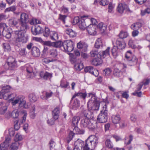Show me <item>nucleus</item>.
<instances>
[{"label":"nucleus","mask_w":150,"mask_h":150,"mask_svg":"<svg viewBox=\"0 0 150 150\" xmlns=\"http://www.w3.org/2000/svg\"><path fill=\"white\" fill-rule=\"evenodd\" d=\"M11 90V88L9 85L3 87L2 90L0 92V99L3 98L5 100L8 99L9 92Z\"/></svg>","instance_id":"9"},{"label":"nucleus","mask_w":150,"mask_h":150,"mask_svg":"<svg viewBox=\"0 0 150 150\" xmlns=\"http://www.w3.org/2000/svg\"><path fill=\"white\" fill-rule=\"evenodd\" d=\"M142 24L139 22H137L132 25L131 26V28L132 30H138L139 28L142 27Z\"/></svg>","instance_id":"37"},{"label":"nucleus","mask_w":150,"mask_h":150,"mask_svg":"<svg viewBox=\"0 0 150 150\" xmlns=\"http://www.w3.org/2000/svg\"><path fill=\"white\" fill-rule=\"evenodd\" d=\"M150 13V8H147L145 9L144 11H141V14L142 16H144L146 14H149Z\"/></svg>","instance_id":"64"},{"label":"nucleus","mask_w":150,"mask_h":150,"mask_svg":"<svg viewBox=\"0 0 150 150\" xmlns=\"http://www.w3.org/2000/svg\"><path fill=\"white\" fill-rule=\"evenodd\" d=\"M24 98V97L22 96H16L11 101V104L12 105H15L17 104L18 103L19 107L28 108V106Z\"/></svg>","instance_id":"5"},{"label":"nucleus","mask_w":150,"mask_h":150,"mask_svg":"<svg viewBox=\"0 0 150 150\" xmlns=\"http://www.w3.org/2000/svg\"><path fill=\"white\" fill-rule=\"evenodd\" d=\"M21 19H9V23L11 26H16L18 23L19 22L21 26Z\"/></svg>","instance_id":"29"},{"label":"nucleus","mask_w":150,"mask_h":150,"mask_svg":"<svg viewBox=\"0 0 150 150\" xmlns=\"http://www.w3.org/2000/svg\"><path fill=\"white\" fill-rule=\"evenodd\" d=\"M96 27L102 33L105 32L107 29L106 25L104 24L103 22L100 23Z\"/></svg>","instance_id":"28"},{"label":"nucleus","mask_w":150,"mask_h":150,"mask_svg":"<svg viewBox=\"0 0 150 150\" xmlns=\"http://www.w3.org/2000/svg\"><path fill=\"white\" fill-rule=\"evenodd\" d=\"M74 133L72 132H71L69 133L68 137L67 138V140L68 143L72 140L73 136H74Z\"/></svg>","instance_id":"52"},{"label":"nucleus","mask_w":150,"mask_h":150,"mask_svg":"<svg viewBox=\"0 0 150 150\" xmlns=\"http://www.w3.org/2000/svg\"><path fill=\"white\" fill-rule=\"evenodd\" d=\"M82 112L84 116V118H86V119H88L90 120V119L91 117V113L90 111L88 110H82Z\"/></svg>","instance_id":"39"},{"label":"nucleus","mask_w":150,"mask_h":150,"mask_svg":"<svg viewBox=\"0 0 150 150\" xmlns=\"http://www.w3.org/2000/svg\"><path fill=\"white\" fill-rule=\"evenodd\" d=\"M112 70L111 69L109 68H108L104 69L103 71V74L104 76H109Z\"/></svg>","instance_id":"43"},{"label":"nucleus","mask_w":150,"mask_h":150,"mask_svg":"<svg viewBox=\"0 0 150 150\" xmlns=\"http://www.w3.org/2000/svg\"><path fill=\"white\" fill-rule=\"evenodd\" d=\"M50 37V39L53 40H56L58 38L57 33L54 31H51Z\"/></svg>","instance_id":"35"},{"label":"nucleus","mask_w":150,"mask_h":150,"mask_svg":"<svg viewBox=\"0 0 150 150\" xmlns=\"http://www.w3.org/2000/svg\"><path fill=\"white\" fill-rule=\"evenodd\" d=\"M70 103L74 110H76L80 106V101L77 98L74 100H73V99H71Z\"/></svg>","instance_id":"17"},{"label":"nucleus","mask_w":150,"mask_h":150,"mask_svg":"<svg viewBox=\"0 0 150 150\" xmlns=\"http://www.w3.org/2000/svg\"><path fill=\"white\" fill-rule=\"evenodd\" d=\"M18 110H15L12 112H8L5 115L6 117L8 118L12 117L13 118H16L18 116Z\"/></svg>","instance_id":"18"},{"label":"nucleus","mask_w":150,"mask_h":150,"mask_svg":"<svg viewBox=\"0 0 150 150\" xmlns=\"http://www.w3.org/2000/svg\"><path fill=\"white\" fill-rule=\"evenodd\" d=\"M74 43L71 40H67L63 42L62 50L66 52H70L74 48Z\"/></svg>","instance_id":"8"},{"label":"nucleus","mask_w":150,"mask_h":150,"mask_svg":"<svg viewBox=\"0 0 150 150\" xmlns=\"http://www.w3.org/2000/svg\"><path fill=\"white\" fill-rule=\"evenodd\" d=\"M69 83L68 82L61 81L60 85L62 88H66L69 86Z\"/></svg>","instance_id":"54"},{"label":"nucleus","mask_w":150,"mask_h":150,"mask_svg":"<svg viewBox=\"0 0 150 150\" xmlns=\"http://www.w3.org/2000/svg\"><path fill=\"white\" fill-rule=\"evenodd\" d=\"M26 71L28 73L27 77L28 78H32L34 77L35 76V74L33 72L32 67L30 66H29L26 69Z\"/></svg>","instance_id":"21"},{"label":"nucleus","mask_w":150,"mask_h":150,"mask_svg":"<svg viewBox=\"0 0 150 150\" xmlns=\"http://www.w3.org/2000/svg\"><path fill=\"white\" fill-rule=\"evenodd\" d=\"M7 62L10 70H13L16 67V62L15 58L12 57L10 56L8 57Z\"/></svg>","instance_id":"11"},{"label":"nucleus","mask_w":150,"mask_h":150,"mask_svg":"<svg viewBox=\"0 0 150 150\" xmlns=\"http://www.w3.org/2000/svg\"><path fill=\"white\" fill-rule=\"evenodd\" d=\"M116 46H114L112 49V54L115 57L117 56L119 53V50L118 49H124L126 46L125 42L120 40L119 39L116 40Z\"/></svg>","instance_id":"4"},{"label":"nucleus","mask_w":150,"mask_h":150,"mask_svg":"<svg viewBox=\"0 0 150 150\" xmlns=\"http://www.w3.org/2000/svg\"><path fill=\"white\" fill-rule=\"evenodd\" d=\"M73 132L77 134H84V131L82 129H80L78 127L75 126L73 129Z\"/></svg>","instance_id":"38"},{"label":"nucleus","mask_w":150,"mask_h":150,"mask_svg":"<svg viewBox=\"0 0 150 150\" xmlns=\"http://www.w3.org/2000/svg\"><path fill=\"white\" fill-rule=\"evenodd\" d=\"M78 25L79 28L81 29L84 30L86 28L87 26L84 19H80Z\"/></svg>","instance_id":"36"},{"label":"nucleus","mask_w":150,"mask_h":150,"mask_svg":"<svg viewBox=\"0 0 150 150\" xmlns=\"http://www.w3.org/2000/svg\"><path fill=\"white\" fill-rule=\"evenodd\" d=\"M33 110L30 113V117L31 118L34 119L35 116V106H33Z\"/></svg>","instance_id":"60"},{"label":"nucleus","mask_w":150,"mask_h":150,"mask_svg":"<svg viewBox=\"0 0 150 150\" xmlns=\"http://www.w3.org/2000/svg\"><path fill=\"white\" fill-rule=\"evenodd\" d=\"M86 30L89 34L94 36L97 33V29L96 25L90 24L86 28Z\"/></svg>","instance_id":"13"},{"label":"nucleus","mask_w":150,"mask_h":150,"mask_svg":"<svg viewBox=\"0 0 150 150\" xmlns=\"http://www.w3.org/2000/svg\"><path fill=\"white\" fill-rule=\"evenodd\" d=\"M126 58L129 61V65L132 66L136 64L137 62V59L134 56L131 55V52L130 51H127L125 54Z\"/></svg>","instance_id":"10"},{"label":"nucleus","mask_w":150,"mask_h":150,"mask_svg":"<svg viewBox=\"0 0 150 150\" xmlns=\"http://www.w3.org/2000/svg\"><path fill=\"white\" fill-rule=\"evenodd\" d=\"M115 5L111 3H110L108 5V12L110 13H111L113 11Z\"/></svg>","instance_id":"58"},{"label":"nucleus","mask_w":150,"mask_h":150,"mask_svg":"<svg viewBox=\"0 0 150 150\" xmlns=\"http://www.w3.org/2000/svg\"><path fill=\"white\" fill-rule=\"evenodd\" d=\"M43 45L49 47L53 46V42L49 41H43L42 42Z\"/></svg>","instance_id":"55"},{"label":"nucleus","mask_w":150,"mask_h":150,"mask_svg":"<svg viewBox=\"0 0 150 150\" xmlns=\"http://www.w3.org/2000/svg\"><path fill=\"white\" fill-rule=\"evenodd\" d=\"M28 99L30 102L33 103L37 100L38 97L35 93H33L29 94Z\"/></svg>","instance_id":"31"},{"label":"nucleus","mask_w":150,"mask_h":150,"mask_svg":"<svg viewBox=\"0 0 150 150\" xmlns=\"http://www.w3.org/2000/svg\"><path fill=\"white\" fill-rule=\"evenodd\" d=\"M105 145L108 148L111 149L113 148V145L110 139H107L105 141Z\"/></svg>","instance_id":"47"},{"label":"nucleus","mask_w":150,"mask_h":150,"mask_svg":"<svg viewBox=\"0 0 150 150\" xmlns=\"http://www.w3.org/2000/svg\"><path fill=\"white\" fill-rule=\"evenodd\" d=\"M19 54L21 56H25L27 54V52L25 51V49H21L19 50Z\"/></svg>","instance_id":"59"},{"label":"nucleus","mask_w":150,"mask_h":150,"mask_svg":"<svg viewBox=\"0 0 150 150\" xmlns=\"http://www.w3.org/2000/svg\"><path fill=\"white\" fill-rule=\"evenodd\" d=\"M48 53L50 56L53 58H55L58 55L57 50L56 49H52L49 50Z\"/></svg>","instance_id":"30"},{"label":"nucleus","mask_w":150,"mask_h":150,"mask_svg":"<svg viewBox=\"0 0 150 150\" xmlns=\"http://www.w3.org/2000/svg\"><path fill=\"white\" fill-rule=\"evenodd\" d=\"M39 75L41 78L46 80L50 79L52 77V73L47 72H46L44 73L43 72H41L39 74Z\"/></svg>","instance_id":"20"},{"label":"nucleus","mask_w":150,"mask_h":150,"mask_svg":"<svg viewBox=\"0 0 150 150\" xmlns=\"http://www.w3.org/2000/svg\"><path fill=\"white\" fill-rule=\"evenodd\" d=\"M40 52L39 48L36 47H33L32 50L31 54L35 57H38L40 55Z\"/></svg>","instance_id":"22"},{"label":"nucleus","mask_w":150,"mask_h":150,"mask_svg":"<svg viewBox=\"0 0 150 150\" xmlns=\"http://www.w3.org/2000/svg\"><path fill=\"white\" fill-rule=\"evenodd\" d=\"M122 72L119 70V68H115L114 71V75L117 77H119Z\"/></svg>","instance_id":"44"},{"label":"nucleus","mask_w":150,"mask_h":150,"mask_svg":"<svg viewBox=\"0 0 150 150\" xmlns=\"http://www.w3.org/2000/svg\"><path fill=\"white\" fill-rule=\"evenodd\" d=\"M20 123L18 124V121H15L14 123V126L15 129L18 130L20 127Z\"/></svg>","instance_id":"57"},{"label":"nucleus","mask_w":150,"mask_h":150,"mask_svg":"<svg viewBox=\"0 0 150 150\" xmlns=\"http://www.w3.org/2000/svg\"><path fill=\"white\" fill-rule=\"evenodd\" d=\"M129 35L127 32L121 31L119 34V36L121 39H123L127 38Z\"/></svg>","instance_id":"45"},{"label":"nucleus","mask_w":150,"mask_h":150,"mask_svg":"<svg viewBox=\"0 0 150 150\" xmlns=\"http://www.w3.org/2000/svg\"><path fill=\"white\" fill-rule=\"evenodd\" d=\"M79 120L80 117L79 116H75L73 117L72 123L74 126L77 125Z\"/></svg>","instance_id":"48"},{"label":"nucleus","mask_w":150,"mask_h":150,"mask_svg":"<svg viewBox=\"0 0 150 150\" xmlns=\"http://www.w3.org/2000/svg\"><path fill=\"white\" fill-rule=\"evenodd\" d=\"M110 50V48L108 47L105 50L100 52L99 54H98L97 50H93L90 52V54L91 56L93 57H95L96 56L98 58H104L106 56L109 55Z\"/></svg>","instance_id":"7"},{"label":"nucleus","mask_w":150,"mask_h":150,"mask_svg":"<svg viewBox=\"0 0 150 150\" xmlns=\"http://www.w3.org/2000/svg\"><path fill=\"white\" fill-rule=\"evenodd\" d=\"M108 1L107 0H101L99 2L100 5L105 6L108 4Z\"/></svg>","instance_id":"63"},{"label":"nucleus","mask_w":150,"mask_h":150,"mask_svg":"<svg viewBox=\"0 0 150 150\" xmlns=\"http://www.w3.org/2000/svg\"><path fill=\"white\" fill-rule=\"evenodd\" d=\"M128 45L129 47L132 48H135L137 47V46L134 44V41L132 39H130L128 42Z\"/></svg>","instance_id":"53"},{"label":"nucleus","mask_w":150,"mask_h":150,"mask_svg":"<svg viewBox=\"0 0 150 150\" xmlns=\"http://www.w3.org/2000/svg\"><path fill=\"white\" fill-rule=\"evenodd\" d=\"M30 23L31 25H36L38 24H43L44 23L42 22L40 19H30Z\"/></svg>","instance_id":"41"},{"label":"nucleus","mask_w":150,"mask_h":150,"mask_svg":"<svg viewBox=\"0 0 150 150\" xmlns=\"http://www.w3.org/2000/svg\"><path fill=\"white\" fill-rule=\"evenodd\" d=\"M7 107L5 103L0 102V114L4 115L7 110Z\"/></svg>","instance_id":"24"},{"label":"nucleus","mask_w":150,"mask_h":150,"mask_svg":"<svg viewBox=\"0 0 150 150\" xmlns=\"http://www.w3.org/2000/svg\"><path fill=\"white\" fill-rule=\"evenodd\" d=\"M103 109L101 111L97 118V121L100 123L106 122L108 118V110H107V105L105 104L103 108Z\"/></svg>","instance_id":"6"},{"label":"nucleus","mask_w":150,"mask_h":150,"mask_svg":"<svg viewBox=\"0 0 150 150\" xmlns=\"http://www.w3.org/2000/svg\"><path fill=\"white\" fill-rule=\"evenodd\" d=\"M75 67L77 70L80 71L83 68L84 66L82 63H80L76 64L75 65Z\"/></svg>","instance_id":"50"},{"label":"nucleus","mask_w":150,"mask_h":150,"mask_svg":"<svg viewBox=\"0 0 150 150\" xmlns=\"http://www.w3.org/2000/svg\"><path fill=\"white\" fill-rule=\"evenodd\" d=\"M116 68H119L122 72H125L127 68L126 65L124 63H118L117 64Z\"/></svg>","instance_id":"34"},{"label":"nucleus","mask_w":150,"mask_h":150,"mask_svg":"<svg viewBox=\"0 0 150 150\" xmlns=\"http://www.w3.org/2000/svg\"><path fill=\"white\" fill-rule=\"evenodd\" d=\"M51 32L50 31V29L47 27H45V30L43 32V35L46 37H47L49 36H50V33Z\"/></svg>","instance_id":"49"},{"label":"nucleus","mask_w":150,"mask_h":150,"mask_svg":"<svg viewBox=\"0 0 150 150\" xmlns=\"http://www.w3.org/2000/svg\"><path fill=\"white\" fill-rule=\"evenodd\" d=\"M117 10L120 13H122L124 11H130L128 6L126 4H118Z\"/></svg>","instance_id":"14"},{"label":"nucleus","mask_w":150,"mask_h":150,"mask_svg":"<svg viewBox=\"0 0 150 150\" xmlns=\"http://www.w3.org/2000/svg\"><path fill=\"white\" fill-rule=\"evenodd\" d=\"M84 71L86 72H89L95 76H97L99 74L98 71L95 69L91 66H88L86 67L84 69Z\"/></svg>","instance_id":"15"},{"label":"nucleus","mask_w":150,"mask_h":150,"mask_svg":"<svg viewBox=\"0 0 150 150\" xmlns=\"http://www.w3.org/2000/svg\"><path fill=\"white\" fill-rule=\"evenodd\" d=\"M59 108L58 106L52 111V115L53 118L55 120H57L59 116Z\"/></svg>","instance_id":"26"},{"label":"nucleus","mask_w":150,"mask_h":150,"mask_svg":"<svg viewBox=\"0 0 150 150\" xmlns=\"http://www.w3.org/2000/svg\"><path fill=\"white\" fill-rule=\"evenodd\" d=\"M20 30L15 32L16 45L20 47L23 43L27 42L28 38L25 36L24 34L27 29V23L29 21L28 19H21Z\"/></svg>","instance_id":"1"},{"label":"nucleus","mask_w":150,"mask_h":150,"mask_svg":"<svg viewBox=\"0 0 150 150\" xmlns=\"http://www.w3.org/2000/svg\"><path fill=\"white\" fill-rule=\"evenodd\" d=\"M88 96L89 97H91V98L88 102V107L90 108L91 110H98L100 104L95 95L92 93H89Z\"/></svg>","instance_id":"3"},{"label":"nucleus","mask_w":150,"mask_h":150,"mask_svg":"<svg viewBox=\"0 0 150 150\" xmlns=\"http://www.w3.org/2000/svg\"><path fill=\"white\" fill-rule=\"evenodd\" d=\"M102 40L101 38H98L96 41L95 44V47L97 49L102 47L103 46Z\"/></svg>","instance_id":"32"},{"label":"nucleus","mask_w":150,"mask_h":150,"mask_svg":"<svg viewBox=\"0 0 150 150\" xmlns=\"http://www.w3.org/2000/svg\"><path fill=\"white\" fill-rule=\"evenodd\" d=\"M150 82V79H146L143 80V81L141 82L142 83L143 85L146 86L148 85Z\"/></svg>","instance_id":"62"},{"label":"nucleus","mask_w":150,"mask_h":150,"mask_svg":"<svg viewBox=\"0 0 150 150\" xmlns=\"http://www.w3.org/2000/svg\"><path fill=\"white\" fill-rule=\"evenodd\" d=\"M87 96V94L86 93H83L81 91H79L78 93H76L71 98V99H73L74 98L76 97L82 98L83 99H85Z\"/></svg>","instance_id":"23"},{"label":"nucleus","mask_w":150,"mask_h":150,"mask_svg":"<svg viewBox=\"0 0 150 150\" xmlns=\"http://www.w3.org/2000/svg\"><path fill=\"white\" fill-rule=\"evenodd\" d=\"M77 47L83 52H85L87 50L88 45L85 43L80 42L77 44Z\"/></svg>","instance_id":"19"},{"label":"nucleus","mask_w":150,"mask_h":150,"mask_svg":"<svg viewBox=\"0 0 150 150\" xmlns=\"http://www.w3.org/2000/svg\"><path fill=\"white\" fill-rule=\"evenodd\" d=\"M130 119L131 121L134 122L136 121L137 119V117L136 115L132 114L131 115Z\"/></svg>","instance_id":"61"},{"label":"nucleus","mask_w":150,"mask_h":150,"mask_svg":"<svg viewBox=\"0 0 150 150\" xmlns=\"http://www.w3.org/2000/svg\"><path fill=\"white\" fill-rule=\"evenodd\" d=\"M22 139V136L20 133H17L16 134L15 138L16 141L18 142V141L21 140Z\"/></svg>","instance_id":"56"},{"label":"nucleus","mask_w":150,"mask_h":150,"mask_svg":"<svg viewBox=\"0 0 150 150\" xmlns=\"http://www.w3.org/2000/svg\"><path fill=\"white\" fill-rule=\"evenodd\" d=\"M112 121L114 124H117L119 123L121 118L119 115H114L111 117Z\"/></svg>","instance_id":"27"},{"label":"nucleus","mask_w":150,"mask_h":150,"mask_svg":"<svg viewBox=\"0 0 150 150\" xmlns=\"http://www.w3.org/2000/svg\"><path fill=\"white\" fill-rule=\"evenodd\" d=\"M9 138H7L6 139L5 141L1 144L0 149L1 150H5L8 148L9 144Z\"/></svg>","instance_id":"25"},{"label":"nucleus","mask_w":150,"mask_h":150,"mask_svg":"<svg viewBox=\"0 0 150 150\" xmlns=\"http://www.w3.org/2000/svg\"><path fill=\"white\" fill-rule=\"evenodd\" d=\"M80 125L81 126L84 128H93L92 124L90 120L88 119L83 118L81 120Z\"/></svg>","instance_id":"12"},{"label":"nucleus","mask_w":150,"mask_h":150,"mask_svg":"<svg viewBox=\"0 0 150 150\" xmlns=\"http://www.w3.org/2000/svg\"><path fill=\"white\" fill-rule=\"evenodd\" d=\"M65 32L70 37H74L76 36V35L75 32L70 28H67Z\"/></svg>","instance_id":"33"},{"label":"nucleus","mask_w":150,"mask_h":150,"mask_svg":"<svg viewBox=\"0 0 150 150\" xmlns=\"http://www.w3.org/2000/svg\"><path fill=\"white\" fill-rule=\"evenodd\" d=\"M98 143L97 138L95 135H91L85 141L82 147L83 150H93Z\"/></svg>","instance_id":"2"},{"label":"nucleus","mask_w":150,"mask_h":150,"mask_svg":"<svg viewBox=\"0 0 150 150\" xmlns=\"http://www.w3.org/2000/svg\"><path fill=\"white\" fill-rule=\"evenodd\" d=\"M99 59L100 58H98V57L97 58H95L92 60L91 62V64H92L96 66L99 65L100 64V63L99 62Z\"/></svg>","instance_id":"51"},{"label":"nucleus","mask_w":150,"mask_h":150,"mask_svg":"<svg viewBox=\"0 0 150 150\" xmlns=\"http://www.w3.org/2000/svg\"><path fill=\"white\" fill-rule=\"evenodd\" d=\"M62 42L61 41H58L56 42H53V46L56 48L60 47L62 49Z\"/></svg>","instance_id":"46"},{"label":"nucleus","mask_w":150,"mask_h":150,"mask_svg":"<svg viewBox=\"0 0 150 150\" xmlns=\"http://www.w3.org/2000/svg\"><path fill=\"white\" fill-rule=\"evenodd\" d=\"M31 30L32 34L34 35L39 34L43 32V30L42 27L40 25H38L37 26H35L34 28H32Z\"/></svg>","instance_id":"16"},{"label":"nucleus","mask_w":150,"mask_h":150,"mask_svg":"<svg viewBox=\"0 0 150 150\" xmlns=\"http://www.w3.org/2000/svg\"><path fill=\"white\" fill-rule=\"evenodd\" d=\"M20 144L18 142H15L13 143L11 145L10 148L13 150H17L18 149L19 145Z\"/></svg>","instance_id":"40"},{"label":"nucleus","mask_w":150,"mask_h":150,"mask_svg":"<svg viewBox=\"0 0 150 150\" xmlns=\"http://www.w3.org/2000/svg\"><path fill=\"white\" fill-rule=\"evenodd\" d=\"M3 48L4 51L9 52L11 50V47L9 44L6 42L3 44Z\"/></svg>","instance_id":"42"}]
</instances>
